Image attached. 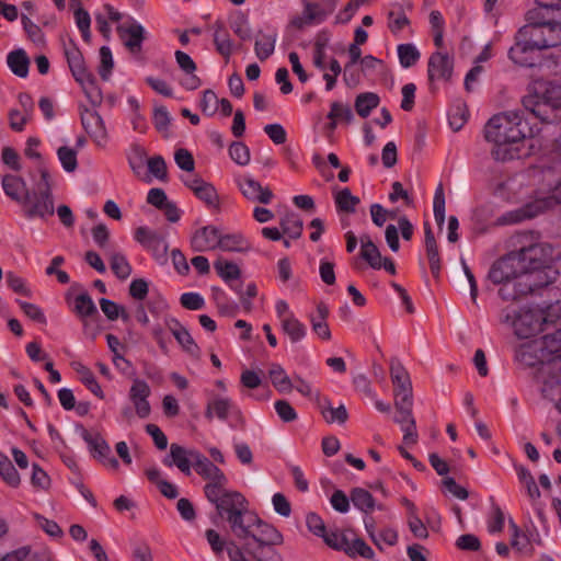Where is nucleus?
Masks as SVG:
<instances>
[{
  "label": "nucleus",
  "instance_id": "obj_1",
  "mask_svg": "<svg viewBox=\"0 0 561 561\" xmlns=\"http://www.w3.org/2000/svg\"><path fill=\"white\" fill-rule=\"evenodd\" d=\"M561 260V251L549 243H537L513 251L493 263L489 279L500 285L504 300H515L556 279L552 264Z\"/></svg>",
  "mask_w": 561,
  "mask_h": 561
},
{
  "label": "nucleus",
  "instance_id": "obj_2",
  "mask_svg": "<svg viewBox=\"0 0 561 561\" xmlns=\"http://www.w3.org/2000/svg\"><path fill=\"white\" fill-rule=\"evenodd\" d=\"M209 528L206 538L216 553L227 551L230 561H251L247 556L257 561H280V556L274 546L283 542V535L277 528Z\"/></svg>",
  "mask_w": 561,
  "mask_h": 561
},
{
  "label": "nucleus",
  "instance_id": "obj_3",
  "mask_svg": "<svg viewBox=\"0 0 561 561\" xmlns=\"http://www.w3.org/2000/svg\"><path fill=\"white\" fill-rule=\"evenodd\" d=\"M539 129L531 126L520 111H505L493 115L484 127V137L493 145L491 154L505 162L528 154L525 141L535 137Z\"/></svg>",
  "mask_w": 561,
  "mask_h": 561
},
{
  "label": "nucleus",
  "instance_id": "obj_4",
  "mask_svg": "<svg viewBox=\"0 0 561 561\" xmlns=\"http://www.w3.org/2000/svg\"><path fill=\"white\" fill-rule=\"evenodd\" d=\"M561 204V151L549 164L540 170V184L536 201L503 216V222L514 224L533 218L540 213Z\"/></svg>",
  "mask_w": 561,
  "mask_h": 561
},
{
  "label": "nucleus",
  "instance_id": "obj_5",
  "mask_svg": "<svg viewBox=\"0 0 561 561\" xmlns=\"http://www.w3.org/2000/svg\"><path fill=\"white\" fill-rule=\"evenodd\" d=\"M515 358L525 366L540 365L537 378L542 383V378L561 370V328L540 339L522 343Z\"/></svg>",
  "mask_w": 561,
  "mask_h": 561
},
{
  "label": "nucleus",
  "instance_id": "obj_6",
  "mask_svg": "<svg viewBox=\"0 0 561 561\" xmlns=\"http://www.w3.org/2000/svg\"><path fill=\"white\" fill-rule=\"evenodd\" d=\"M523 105L541 122H550L548 110L561 108V84L543 80L533 82Z\"/></svg>",
  "mask_w": 561,
  "mask_h": 561
},
{
  "label": "nucleus",
  "instance_id": "obj_7",
  "mask_svg": "<svg viewBox=\"0 0 561 561\" xmlns=\"http://www.w3.org/2000/svg\"><path fill=\"white\" fill-rule=\"evenodd\" d=\"M220 515H225L231 526H242L244 518L249 523L261 526L262 522L248 507L245 497L237 491L220 488L215 497H206Z\"/></svg>",
  "mask_w": 561,
  "mask_h": 561
},
{
  "label": "nucleus",
  "instance_id": "obj_8",
  "mask_svg": "<svg viewBox=\"0 0 561 561\" xmlns=\"http://www.w3.org/2000/svg\"><path fill=\"white\" fill-rule=\"evenodd\" d=\"M314 535L332 549L343 551L351 558L370 559L374 554L370 547L357 537L352 528H312Z\"/></svg>",
  "mask_w": 561,
  "mask_h": 561
},
{
  "label": "nucleus",
  "instance_id": "obj_9",
  "mask_svg": "<svg viewBox=\"0 0 561 561\" xmlns=\"http://www.w3.org/2000/svg\"><path fill=\"white\" fill-rule=\"evenodd\" d=\"M41 182L36 190L27 193L21 204L27 217L46 218L54 215V202L51 195V176L46 165L39 168Z\"/></svg>",
  "mask_w": 561,
  "mask_h": 561
},
{
  "label": "nucleus",
  "instance_id": "obj_10",
  "mask_svg": "<svg viewBox=\"0 0 561 561\" xmlns=\"http://www.w3.org/2000/svg\"><path fill=\"white\" fill-rule=\"evenodd\" d=\"M503 322L514 329L517 337L530 339L542 331V325L548 322V319L539 309L523 307L519 310H505Z\"/></svg>",
  "mask_w": 561,
  "mask_h": 561
},
{
  "label": "nucleus",
  "instance_id": "obj_11",
  "mask_svg": "<svg viewBox=\"0 0 561 561\" xmlns=\"http://www.w3.org/2000/svg\"><path fill=\"white\" fill-rule=\"evenodd\" d=\"M193 467L196 473L206 481L204 486L206 497H215L220 488L227 486L228 478L224 471L201 451Z\"/></svg>",
  "mask_w": 561,
  "mask_h": 561
},
{
  "label": "nucleus",
  "instance_id": "obj_12",
  "mask_svg": "<svg viewBox=\"0 0 561 561\" xmlns=\"http://www.w3.org/2000/svg\"><path fill=\"white\" fill-rule=\"evenodd\" d=\"M135 239L152 254L160 265H164L168 262L169 245L162 236L147 227H139L135 231Z\"/></svg>",
  "mask_w": 561,
  "mask_h": 561
},
{
  "label": "nucleus",
  "instance_id": "obj_13",
  "mask_svg": "<svg viewBox=\"0 0 561 561\" xmlns=\"http://www.w3.org/2000/svg\"><path fill=\"white\" fill-rule=\"evenodd\" d=\"M182 181L207 208L220 210V197L211 183L193 174L182 178Z\"/></svg>",
  "mask_w": 561,
  "mask_h": 561
},
{
  "label": "nucleus",
  "instance_id": "obj_14",
  "mask_svg": "<svg viewBox=\"0 0 561 561\" xmlns=\"http://www.w3.org/2000/svg\"><path fill=\"white\" fill-rule=\"evenodd\" d=\"M454 72V58L446 51L437 50L431 55L427 62L430 82H447Z\"/></svg>",
  "mask_w": 561,
  "mask_h": 561
},
{
  "label": "nucleus",
  "instance_id": "obj_15",
  "mask_svg": "<svg viewBox=\"0 0 561 561\" xmlns=\"http://www.w3.org/2000/svg\"><path fill=\"white\" fill-rule=\"evenodd\" d=\"M81 436L94 458L112 470L118 469V460L111 456V448L108 444L99 433L82 430Z\"/></svg>",
  "mask_w": 561,
  "mask_h": 561
},
{
  "label": "nucleus",
  "instance_id": "obj_16",
  "mask_svg": "<svg viewBox=\"0 0 561 561\" xmlns=\"http://www.w3.org/2000/svg\"><path fill=\"white\" fill-rule=\"evenodd\" d=\"M236 183L243 197L252 203L268 204L274 197L267 186H263L250 174L238 176Z\"/></svg>",
  "mask_w": 561,
  "mask_h": 561
},
{
  "label": "nucleus",
  "instance_id": "obj_17",
  "mask_svg": "<svg viewBox=\"0 0 561 561\" xmlns=\"http://www.w3.org/2000/svg\"><path fill=\"white\" fill-rule=\"evenodd\" d=\"M220 233L221 228L215 225L199 227L191 236V247L196 252L217 251Z\"/></svg>",
  "mask_w": 561,
  "mask_h": 561
},
{
  "label": "nucleus",
  "instance_id": "obj_18",
  "mask_svg": "<svg viewBox=\"0 0 561 561\" xmlns=\"http://www.w3.org/2000/svg\"><path fill=\"white\" fill-rule=\"evenodd\" d=\"M151 394L150 386L140 378H135L128 392V399L134 407L135 413L139 419H147L151 413L149 397Z\"/></svg>",
  "mask_w": 561,
  "mask_h": 561
},
{
  "label": "nucleus",
  "instance_id": "obj_19",
  "mask_svg": "<svg viewBox=\"0 0 561 561\" xmlns=\"http://www.w3.org/2000/svg\"><path fill=\"white\" fill-rule=\"evenodd\" d=\"M360 241V256L365 260L368 265L374 270L383 268L386 272L394 275L396 266L394 263L388 259L383 257L377 248V245L371 241L370 237L364 234L359 239Z\"/></svg>",
  "mask_w": 561,
  "mask_h": 561
},
{
  "label": "nucleus",
  "instance_id": "obj_20",
  "mask_svg": "<svg viewBox=\"0 0 561 561\" xmlns=\"http://www.w3.org/2000/svg\"><path fill=\"white\" fill-rule=\"evenodd\" d=\"M81 124L98 147H105L108 141V134L103 118L93 110L81 111Z\"/></svg>",
  "mask_w": 561,
  "mask_h": 561
},
{
  "label": "nucleus",
  "instance_id": "obj_21",
  "mask_svg": "<svg viewBox=\"0 0 561 561\" xmlns=\"http://www.w3.org/2000/svg\"><path fill=\"white\" fill-rule=\"evenodd\" d=\"M199 451L194 448H184L172 444L170 453L163 459L167 467H178L184 474H191V468L194 466Z\"/></svg>",
  "mask_w": 561,
  "mask_h": 561
},
{
  "label": "nucleus",
  "instance_id": "obj_22",
  "mask_svg": "<svg viewBox=\"0 0 561 561\" xmlns=\"http://www.w3.org/2000/svg\"><path fill=\"white\" fill-rule=\"evenodd\" d=\"M233 414H239V409L229 397L209 393L205 409L207 419L217 417L220 421H227Z\"/></svg>",
  "mask_w": 561,
  "mask_h": 561
},
{
  "label": "nucleus",
  "instance_id": "obj_23",
  "mask_svg": "<svg viewBox=\"0 0 561 561\" xmlns=\"http://www.w3.org/2000/svg\"><path fill=\"white\" fill-rule=\"evenodd\" d=\"M390 376L394 386V399L412 398V383L410 375L401 362L392 358L390 362Z\"/></svg>",
  "mask_w": 561,
  "mask_h": 561
},
{
  "label": "nucleus",
  "instance_id": "obj_24",
  "mask_svg": "<svg viewBox=\"0 0 561 561\" xmlns=\"http://www.w3.org/2000/svg\"><path fill=\"white\" fill-rule=\"evenodd\" d=\"M333 9L334 3L324 8L319 3L308 2L305 4L301 14L293 20V24L298 27L320 24L332 13Z\"/></svg>",
  "mask_w": 561,
  "mask_h": 561
},
{
  "label": "nucleus",
  "instance_id": "obj_25",
  "mask_svg": "<svg viewBox=\"0 0 561 561\" xmlns=\"http://www.w3.org/2000/svg\"><path fill=\"white\" fill-rule=\"evenodd\" d=\"M537 545H541V536L537 528H513L511 546L517 552L529 553Z\"/></svg>",
  "mask_w": 561,
  "mask_h": 561
},
{
  "label": "nucleus",
  "instance_id": "obj_26",
  "mask_svg": "<svg viewBox=\"0 0 561 561\" xmlns=\"http://www.w3.org/2000/svg\"><path fill=\"white\" fill-rule=\"evenodd\" d=\"M126 158L133 173L145 183H151V176L145 170L149 160L147 150L139 144H131L126 152Z\"/></svg>",
  "mask_w": 561,
  "mask_h": 561
},
{
  "label": "nucleus",
  "instance_id": "obj_27",
  "mask_svg": "<svg viewBox=\"0 0 561 561\" xmlns=\"http://www.w3.org/2000/svg\"><path fill=\"white\" fill-rule=\"evenodd\" d=\"M75 80L81 85L85 96L93 104L98 105L102 102V93L95 83L93 75L88 71L87 67L75 69L71 71Z\"/></svg>",
  "mask_w": 561,
  "mask_h": 561
},
{
  "label": "nucleus",
  "instance_id": "obj_28",
  "mask_svg": "<svg viewBox=\"0 0 561 561\" xmlns=\"http://www.w3.org/2000/svg\"><path fill=\"white\" fill-rule=\"evenodd\" d=\"M277 37V31L271 27L261 30L255 34L254 51L260 60H266L274 54Z\"/></svg>",
  "mask_w": 561,
  "mask_h": 561
},
{
  "label": "nucleus",
  "instance_id": "obj_29",
  "mask_svg": "<svg viewBox=\"0 0 561 561\" xmlns=\"http://www.w3.org/2000/svg\"><path fill=\"white\" fill-rule=\"evenodd\" d=\"M538 51L523 38L516 35V43L510 49V58L514 64L523 67H533L536 62Z\"/></svg>",
  "mask_w": 561,
  "mask_h": 561
},
{
  "label": "nucleus",
  "instance_id": "obj_30",
  "mask_svg": "<svg viewBox=\"0 0 561 561\" xmlns=\"http://www.w3.org/2000/svg\"><path fill=\"white\" fill-rule=\"evenodd\" d=\"M542 396L550 400L558 412L561 413V369L552 374L549 378H542L541 383ZM558 433L561 436V420L558 424Z\"/></svg>",
  "mask_w": 561,
  "mask_h": 561
},
{
  "label": "nucleus",
  "instance_id": "obj_31",
  "mask_svg": "<svg viewBox=\"0 0 561 561\" xmlns=\"http://www.w3.org/2000/svg\"><path fill=\"white\" fill-rule=\"evenodd\" d=\"M165 325L184 352L193 356L198 354V346L193 340L191 333L175 318H167Z\"/></svg>",
  "mask_w": 561,
  "mask_h": 561
},
{
  "label": "nucleus",
  "instance_id": "obj_32",
  "mask_svg": "<svg viewBox=\"0 0 561 561\" xmlns=\"http://www.w3.org/2000/svg\"><path fill=\"white\" fill-rule=\"evenodd\" d=\"M121 38L130 53L137 54L141 49L145 28L136 21L118 27Z\"/></svg>",
  "mask_w": 561,
  "mask_h": 561
},
{
  "label": "nucleus",
  "instance_id": "obj_33",
  "mask_svg": "<svg viewBox=\"0 0 561 561\" xmlns=\"http://www.w3.org/2000/svg\"><path fill=\"white\" fill-rule=\"evenodd\" d=\"M4 194L11 199L22 204L28 193L25 181L14 174H4L1 179Z\"/></svg>",
  "mask_w": 561,
  "mask_h": 561
},
{
  "label": "nucleus",
  "instance_id": "obj_34",
  "mask_svg": "<svg viewBox=\"0 0 561 561\" xmlns=\"http://www.w3.org/2000/svg\"><path fill=\"white\" fill-rule=\"evenodd\" d=\"M518 38H523L528 42L529 45L535 47L537 50L546 49V22L535 23L523 26L518 33Z\"/></svg>",
  "mask_w": 561,
  "mask_h": 561
},
{
  "label": "nucleus",
  "instance_id": "obj_35",
  "mask_svg": "<svg viewBox=\"0 0 561 561\" xmlns=\"http://www.w3.org/2000/svg\"><path fill=\"white\" fill-rule=\"evenodd\" d=\"M219 251L222 252H245L250 249L248 239L240 232H225L221 229Z\"/></svg>",
  "mask_w": 561,
  "mask_h": 561
},
{
  "label": "nucleus",
  "instance_id": "obj_36",
  "mask_svg": "<svg viewBox=\"0 0 561 561\" xmlns=\"http://www.w3.org/2000/svg\"><path fill=\"white\" fill-rule=\"evenodd\" d=\"M9 69L20 78H26L28 75L30 58L23 48L10 51L7 56Z\"/></svg>",
  "mask_w": 561,
  "mask_h": 561
},
{
  "label": "nucleus",
  "instance_id": "obj_37",
  "mask_svg": "<svg viewBox=\"0 0 561 561\" xmlns=\"http://www.w3.org/2000/svg\"><path fill=\"white\" fill-rule=\"evenodd\" d=\"M279 325L283 333L293 344L301 342L308 334L307 327L296 316L283 321Z\"/></svg>",
  "mask_w": 561,
  "mask_h": 561
},
{
  "label": "nucleus",
  "instance_id": "obj_38",
  "mask_svg": "<svg viewBox=\"0 0 561 561\" xmlns=\"http://www.w3.org/2000/svg\"><path fill=\"white\" fill-rule=\"evenodd\" d=\"M0 561H49V558L46 553L33 551L24 546L4 553Z\"/></svg>",
  "mask_w": 561,
  "mask_h": 561
},
{
  "label": "nucleus",
  "instance_id": "obj_39",
  "mask_svg": "<svg viewBox=\"0 0 561 561\" xmlns=\"http://www.w3.org/2000/svg\"><path fill=\"white\" fill-rule=\"evenodd\" d=\"M272 385L277 391L288 393L294 389V383L279 364H273L268 370Z\"/></svg>",
  "mask_w": 561,
  "mask_h": 561
},
{
  "label": "nucleus",
  "instance_id": "obj_40",
  "mask_svg": "<svg viewBox=\"0 0 561 561\" xmlns=\"http://www.w3.org/2000/svg\"><path fill=\"white\" fill-rule=\"evenodd\" d=\"M425 247L431 271L438 275L440 271V259L434 234L428 225H425Z\"/></svg>",
  "mask_w": 561,
  "mask_h": 561
},
{
  "label": "nucleus",
  "instance_id": "obj_41",
  "mask_svg": "<svg viewBox=\"0 0 561 561\" xmlns=\"http://www.w3.org/2000/svg\"><path fill=\"white\" fill-rule=\"evenodd\" d=\"M70 5L75 12L76 25L82 34V38L89 42L91 38L90 25L91 18L87 10L81 7L79 0H71Z\"/></svg>",
  "mask_w": 561,
  "mask_h": 561
},
{
  "label": "nucleus",
  "instance_id": "obj_42",
  "mask_svg": "<svg viewBox=\"0 0 561 561\" xmlns=\"http://www.w3.org/2000/svg\"><path fill=\"white\" fill-rule=\"evenodd\" d=\"M334 202L339 211L354 213L359 204V198L351 193L348 188L334 190Z\"/></svg>",
  "mask_w": 561,
  "mask_h": 561
},
{
  "label": "nucleus",
  "instance_id": "obj_43",
  "mask_svg": "<svg viewBox=\"0 0 561 561\" xmlns=\"http://www.w3.org/2000/svg\"><path fill=\"white\" fill-rule=\"evenodd\" d=\"M128 105V117L133 126V129L137 133L144 134L147 130V122L144 115L140 113V104L138 100L130 95L127 98Z\"/></svg>",
  "mask_w": 561,
  "mask_h": 561
},
{
  "label": "nucleus",
  "instance_id": "obj_44",
  "mask_svg": "<svg viewBox=\"0 0 561 561\" xmlns=\"http://www.w3.org/2000/svg\"><path fill=\"white\" fill-rule=\"evenodd\" d=\"M73 369L79 375V378H80L81 382L84 383L85 387L93 394H95L100 399L104 398V392H103L101 386L99 385V382L96 381L94 375L92 374V371L88 367H85L81 363H75L73 364Z\"/></svg>",
  "mask_w": 561,
  "mask_h": 561
},
{
  "label": "nucleus",
  "instance_id": "obj_45",
  "mask_svg": "<svg viewBox=\"0 0 561 561\" xmlns=\"http://www.w3.org/2000/svg\"><path fill=\"white\" fill-rule=\"evenodd\" d=\"M369 535L379 549L391 547L398 540L394 528H369Z\"/></svg>",
  "mask_w": 561,
  "mask_h": 561
},
{
  "label": "nucleus",
  "instance_id": "obj_46",
  "mask_svg": "<svg viewBox=\"0 0 561 561\" xmlns=\"http://www.w3.org/2000/svg\"><path fill=\"white\" fill-rule=\"evenodd\" d=\"M399 62L402 68L408 69L414 66L420 57L421 53L414 44L407 43L400 44L397 47Z\"/></svg>",
  "mask_w": 561,
  "mask_h": 561
},
{
  "label": "nucleus",
  "instance_id": "obj_47",
  "mask_svg": "<svg viewBox=\"0 0 561 561\" xmlns=\"http://www.w3.org/2000/svg\"><path fill=\"white\" fill-rule=\"evenodd\" d=\"M328 117L332 121L330 125L331 129H334L341 122L350 124L354 119L350 105L340 102H333L331 104V111L329 112Z\"/></svg>",
  "mask_w": 561,
  "mask_h": 561
},
{
  "label": "nucleus",
  "instance_id": "obj_48",
  "mask_svg": "<svg viewBox=\"0 0 561 561\" xmlns=\"http://www.w3.org/2000/svg\"><path fill=\"white\" fill-rule=\"evenodd\" d=\"M412 398L394 399L396 414L393 421L400 426L410 423V421H415L412 414Z\"/></svg>",
  "mask_w": 561,
  "mask_h": 561
},
{
  "label": "nucleus",
  "instance_id": "obj_49",
  "mask_svg": "<svg viewBox=\"0 0 561 561\" xmlns=\"http://www.w3.org/2000/svg\"><path fill=\"white\" fill-rule=\"evenodd\" d=\"M379 96L373 92L360 93L355 100V110L362 117H367L379 104Z\"/></svg>",
  "mask_w": 561,
  "mask_h": 561
},
{
  "label": "nucleus",
  "instance_id": "obj_50",
  "mask_svg": "<svg viewBox=\"0 0 561 561\" xmlns=\"http://www.w3.org/2000/svg\"><path fill=\"white\" fill-rule=\"evenodd\" d=\"M321 412L325 421L329 423L344 424L348 417V413L344 404H340L334 408L329 400H324L322 403Z\"/></svg>",
  "mask_w": 561,
  "mask_h": 561
},
{
  "label": "nucleus",
  "instance_id": "obj_51",
  "mask_svg": "<svg viewBox=\"0 0 561 561\" xmlns=\"http://www.w3.org/2000/svg\"><path fill=\"white\" fill-rule=\"evenodd\" d=\"M280 227L284 234L291 239H297L301 236L302 232V220L298 215L294 213L286 214L280 219Z\"/></svg>",
  "mask_w": 561,
  "mask_h": 561
},
{
  "label": "nucleus",
  "instance_id": "obj_52",
  "mask_svg": "<svg viewBox=\"0 0 561 561\" xmlns=\"http://www.w3.org/2000/svg\"><path fill=\"white\" fill-rule=\"evenodd\" d=\"M214 42L220 55H222L226 58H229L232 55L234 50V44L230 38L229 34L226 31H224L221 25H218L216 27L214 34Z\"/></svg>",
  "mask_w": 561,
  "mask_h": 561
},
{
  "label": "nucleus",
  "instance_id": "obj_53",
  "mask_svg": "<svg viewBox=\"0 0 561 561\" xmlns=\"http://www.w3.org/2000/svg\"><path fill=\"white\" fill-rule=\"evenodd\" d=\"M73 310L80 318H88L98 312L96 306L89 294H79L73 300Z\"/></svg>",
  "mask_w": 561,
  "mask_h": 561
},
{
  "label": "nucleus",
  "instance_id": "obj_54",
  "mask_svg": "<svg viewBox=\"0 0 561 561\" xmlns=\"http://www.w3.org/2000/svg\"><path fill=\"white\" fill-rule=\"evenodd\" d=\"M0 477L11 486H18L21 481L20 474L11 460L2 453H0Z\"/></svg>",
  "mask_w": 561,
  "mask_h": 561
},
{
  "label": "nucleus",
  "instance_id": "obj_55",
  "mask_svg": "<svg viewBox=\"0 0 561 561\" xmlns=\"http://www.w3.org/2000/svg\"><path fill=\"white\" fill-rule=\"evenodd\" d=\"M78 151L69 146H61L57 149V158L62 169L71 173L78 168Z\"/></svg>",
  "mask_w": 561,
  "mask_h": 561
},
{
  "label": "nucleus",
  "instance_id": "obj_56",
  "mask_svg": "<svg viewBox=\"0 0 561 561\" xmlns=\"http://www.w3.org/2000/svg\"><path fill=\"white\" fill-rule=\"evenodd\" d=\"M351 501L356 508L363 512H370L375 507V500L373 495L362 488H356L352 491Z\"/></svg>",
  "mask_w": 561,
  "mask_h": 561
},
{
  "label": "nucleus",
  "instance_id": "obj_57",
  "mask_svg": "<svg viewBox=\"0 0 561 561\" xmlns=\"http://www.w3.org/2000/svg\"><path fill=\"white\" fill-rule=\"evenodd\" d=\"M111 267L115 275L121 279H126L131 274V266L126 256L119 252L110 254Z\"/></svg>",
  "mask_w": 561,
  "mask_h": 561
},
{
  "label": "nucleus",
  "instance_id": "obj_58",
  "mask_svg": "<svg viewBox=\"0 0 561 561\" xmlns=\"http://www.w3.org/2000/svg\"><path fill=\"white\" fill-rule=\"evenodd\" d=\"M214 266L218 275L227 283L236 280L240 277V268L233 262L217 260Z\"/></svg>",
  "mask_w": 561,
  "mask_h": 561
},
{
  "label": "nucleus",
  "instance_id": "obj_59",
  "mask_svg": "<svg viewBox=\"0 0 561 561\" xmlns=\"http://www.w3.org/2000/svg\"><path fill=\"white\" fill-rule=\"evenodd\" d=\"M469 113L466 104L458 103L456 104L448 114V121L450 127L457 131L462 128L468 119Z\"/></svg>",
  "mask_w": 561,
  "mask_h": 561
},
{
  "label": "nucleus",
  "instance_id": "obj_60",
  "mask_svg": "<svg viewBox=\"0 0 561 561\" xmlns=\"http://www.w3.org/2000/svg\"><path fill=\"white\" fill-rule=\"evenodd\" d=\"M230 158L239 165L244 167L250 163V149L243 142H232L229 147Z\"/></svg>",
  "mask_w": 561,
  "mask_h": 561
},
{
  "label": "nucleus",
  "instance_id": "obj_61",
  "mask_svg": "<svg viewBox=\"0 0 561 561\" xmlns=\"http://www.w3.org/2000/svg\"><path fill=\"white\" fill-rule=\"evenodd\" d=\"M433 213L437 225L442 227L445 221V193L442 184H439L435 190Z\"/></svg>",
  "mask_w": 561,
  "mask_h": 561
},
{
  "label": "nucleus",
  "instance_id": "obj_62",
  "mask_svg": "<svg viewBox=\"0 0 561 561\" xmlns=\"http://www.w3.org/2000/svg\"><path fill=\"white\" fill-rule=\"evenodd\" d=\"M147 167L148 171H146V173L151 176V180L153 178L159 181L167 180V164L161 156L149 158Z\"/></svg>",
  "mask_w": 561,
  "mask_h": 561
},
{
  "label": "nucleus",
  "instance_id": "obj_63",
  "mask_svg": "<svg viewBox=\"0 0 561 561\" xmlns=\"http://www.w3.org/2000/svg\"><path fill=\"white\" fill-rule=\"evenodd\" d=\"M199 107L207 116H213L219 111V99L213 90L203 92Z\"/></svg>",
  "mask_w": 561,
  "mask_h": 561
},
{
  "label": "nucleus",
  "instance_id": "obj_64",
  "mask_svg": "<svg viewBox=\"0 0 561 561\" xmlns=\"http://www.w3.org/2000/svg\"><path fill=\"white\" fill-rule=\"evenodd\" d=\"M547 48L561 46V23L546 22Z\"/></svg>",
  "mask_w": 561,
  "mask_h": 561
}]
</instances>
